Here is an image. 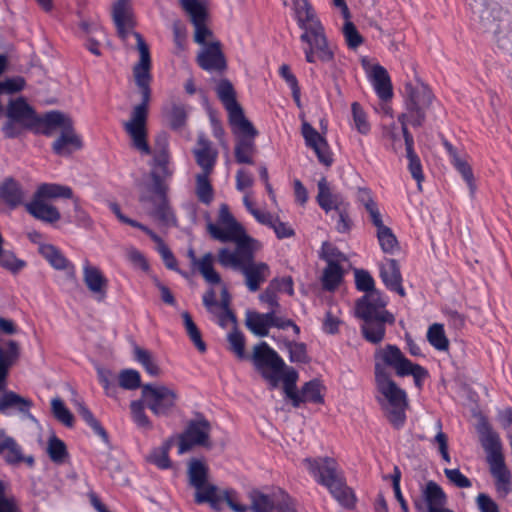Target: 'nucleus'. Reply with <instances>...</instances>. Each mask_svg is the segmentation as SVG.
I'll return each mask as SVG.
<instances>
[{"label": "nucleus", "mask_w": 512, "mask_h": 512, "mask_svg": "<svg viewBox=\"0 0 512 512\" xmlns=\"http://www.w3.org/2000/svg\"><path fill=\"white\" fill-rule=\"evenodd\" d=\"M376 236L384 253L393 254L398 249V240L392 229L388 226L377 230Z\"/></svg>", "instance_id": "obj_57"}, {"label": "nucleus", "mask_w": 512, "mask_h": 512, "mask_svg": "<svg viewBox=\"0 0 512 512\" xmlns=\"http://www.w3.org/2000/svg\"><path fill=\"white\" fill-rule=\"evenodd\" d=\"M141 395L146 407L156 417L171 416L179 399L176 390L162 384H143Z\"/></svg>", "instance_id": "obj_10"}, {"label": "nucleus", "mask_w": 512, "mask_h": 512, "mask_svg": "<svg viewBox=\"0 0 512 512\" xmlns=\"http://www.w3.org/2000/svg\"><path fill=\"white\" fill-rule=\"evenodd\" d=\"M156 196L149 198L141 197L140 201H149L152 204V209L149 215L157 221L161 226L177 227V217L169 203L167 192H154Z\"/></svg>", "instance_id": "obj_19"}, {"label": "nucleus", "mask_w": 512, "mask_h": 512, "mask_svg": "<svg viewBox=\"0 0 512 512\" xmlns=\"http://www.w3.org/2000/svg\"><path fill=\"white\" fill-rule=\"evenodd\" d=\"M475 429L478 433L480 444L487 453V457L502 452L500 436L493 430L487 417H481L478 419Z\"/></svg>", "instance_id": "obj_23"}, {"label": "nucleus", "mask_w": 512, "mask_h": 512, "mask_svg": "<svg viewBox=\"0 0 512 512\" xmlns=\"http://www.w3.org/2000/svg\"><path fill=\"white\" fill-rule=\"evenodd\" d=\"M119 386L126 390L142 389L140 373L134 369H124L119 373Z\"/></svg>", "instance_id": "obj_63"}, {"label": "nucleus", "mask_w": 512, "mask_h": 512, "mask_svg": "<svg viewBox=\"0 0 512 512\" xmlns=\"http://www.w3.org/2000/svg\"><path fill=\"white\" fill-rule=\"evenodd\" d=\"M351 111L356 130L362 135L369 134L371 125L368 122L367 114L363 107L358 102H353L351 104Z\"/></svg>", "instance_id": "obj_59"}, {"label": "nucleus", "mask_w": 512, "mask_h": 512, "mask_svg": "<svg viewBox=\"0 0 512 512\" xmlns=\"http://www.w3.org/2000/svg\"><path fill=\"white\" fill-rule=\"evenodd\" d=\"M51 409L54 417L66 427L74 425V416L71 411L65 406L60 398H54L51 401Z\"/></svg>", "instance_id": "obj_60"}, {"label": "nucleus", "mask_w": 512, "mask_h": 512, "mask_svg": "<svg viewBox=\"0 0 512 512\" xmlns=\"http://www.w3.org/2000/svg\"><path fill=\"white\" fill-rule=\"evenodd\" d=\"M494 36L497 47L512 57V29H504L498 25Z\"/></svg>", "instance_id": "obj_64"}, {"label": "nucleus", "mask_w": 512, "mask_h": 512, "mask_svg": "<svg viewBox=\"0 0 512 512\" xmlns=\"http://www.w3.org/2000/svg\"><path fill=\"white\" fill-rule=\"evenodd\" d=\"M192 270L198 271L210 285H218L222 281L220 274L214 269V255L211 252L205 253Z\"/></svg>", "instance_id": "obj_45"}, {"label": "nucleus", "mask_w": 512, "mask_h": 512, "mask_svg": "<svg viewBox=\"0 0 512 512\" xmlns=\"http://www.w3.org/2000/svg\"><path fill=\"white\" fill-rule=\"evenodd\" d=\"M20 356L19 344L8 340L0 344V391L5 389L9 368Z\"/></svg>", "instance_id": "obj_31"}, {"label": "nucleus", "mask_w": 512, "mask_h": 512, "mask_svg": "<svg viewBox=\"0 0 512 512\" xmlns=\"http://www.w3.org/2000/svg\"><path fill=\"white\" fill-rule=\"evenodd\" d=\"M232 132L237 137L234 148L235 160L238 164H254V156L256 154L255 138L258 131L252 124L251 130H245L240 125H230Z\"/></svg>", "instance_id": "obj_16"}, {"label": "nucleus", "mask_w": 512, "mask_h": 512, "mask_svg": "<svg viewBox=\"0 0 512 512\" xmlns=\"http://www.w3.org/2000/svg\"><path fill=\"white\" fill-rule=\"evenodd\" d=\"M369 77L377 96L382 101H387L392 98L393 88L391 79L383 66L380 64L373 65Z\"/></svg>", "instance_id": "obj_34"}, {"label": "nucleus", "mask_w": 512, "mask_h": 512, "mask_svg": "<svg viewBox=\"0 0 512 512\" xmlns=\"http://www.w3.org/2000/svg\"><path fill=\"white\" fill-rule=\"evenodd\" d=\"M386 367L393 368L399 377L412 376L418 388L422 387L423 381L428 377V371L407 359L396 345L387 344L375 353L376 386L390 406L386 415L388 421L395 429L400 430L406 423L407 394L391 379Z\"/></svg>", "instance_id": "obj_1"}, {"label": "nucleus", "mask_w": 512, "mask_h": 512, "mask_svg": "<svg viewBox=\"0 0 512 512\" xmlns=\"http://www.w3.org/2000/svg\"><path fill=\"white\" fill-rule=\"evenodd\" d=\"M39 253L54 269L65 271L67 278L76 283V267L59 248L52 244H43L39 247Z\"/></svg>", "instance_id": "obj_22"}, {"label": "nucleus", "mask_w": 512, "mask_h": 512, "mask_svg": "<svg viewBox=\"0 0 512 512\" xmlns=\"http://www.w3.org/2000/svg\"><path fill=\"white\" fill-rule=\"evenodd\" d=\"M175 440L176 437L174 435L168 437L159 447L151 451L147 460L161 470L171 468L172 462L169 457V451L173 447Z\"/></svg>", "instance_id": "obj_42"}, {"label": "nucleus", "mask_w": 512, "mask_h": 512, "mask_svg": "<svg viewBox=\"0 0 512 512\" xmlns=\"http://www.w3.org/2000/svg\"><path fill=\"white\" fill-rule=\"evenodd\" d=\"M24 205L26 211L37 220L53 224L61 219V214L57 207L48 204L44 200L33 197L30 202Z\"/></svg>", "instance_id": "obj_32"}, {"label": "nucleus", "mask_w": 512, "mask_h": 512, "mask_svg": "<svg viewBox=\"0 0 512 512\" xmlns=\"http://www.w3.org/2000/svg\"><path fill=\"white\" fill-rule=\"evenodd\" d=\"M47 453L50 459L56 464L64 463L68 457L66 444L55 435L48 440Z\"/></svg>", "instance_id": "obj_53"}, {"label": "nucleus", "mask_w": 512, "mask_h": 512, "mask_svg": "<svg viewBox=\"0 0 512 512\" xmlns=\"http://www.w3.org/2000/svg\"><path fill=\"white\" fill-rule=\"evenodd\" d=\"M450 164L465 182L469 195L474 198L477 191L476 178L467 154L458 153L457 149L450 144Z\"/></svg>", "instance_id": "obj_21"}, {"label": "nucleus", "mask_w": 512, "mask_h": 512, "mask_svg": "<svg viewBox=\"0 0 512 512\" xmlns=\"http://www.w3.org/2000/svg\"><path fill=\"white\" fill-rule=\"evenodd\" d=\"M279 75L284 79L291 89L292 97L295 104L301 107V89L296 76L292 73L291 68L287 64H282L279 68Z\"/></svg>", "instance_id": "obj_56"}, {"label": "nucleus", "mask_w": 512, "mask_h": 512, "mask_svg": "<svg viewBox=\"0 0 512 512\" xmlns=\"http://www.w3.org/2000/svg\"><path fill=\"white\" fill-rule=\"evenodd\" d=\"M78 413L93 432L108 444L109 435L101 423L95 418L91 410L85 404L80 403L78 404Z\"/></svg>", "instance_id": "obj_51"}, {"label": "nucleus", "mask_w": 512, "mask_h": 512, "mask_svg": "<svg viewBox=\"0 0 512 512\" xmlns=\"http://www.w3.org/2000/svg\"><path fill=\"white\" fill-rule=\"evenodd\" d=\"M301 133L305 145L315 152L318 161L324 166L330 167L334 160L326 138L308 122L302 123Z\"/></svg>", "instance_id": "obj_18"}, {"label": "nucleus", "mask_w": 512, "mask_h": 512, "mask_svg": "<svg viewBox=\"0 0 512 512\" xmlns=\"http://www.w3.org/2000/svg\"><path fill=\"white\" fill-rule=\"evenodd\" d=\"M83 146L80 136L72 127V121H68L62 128L61 135L53 142L52 151L58 156H70L74 151Z\"/></svg>", "instance_id": "obj_25"}, {"label": "nucleus", "mask_w": 512, "mask_h": 512, "mask_svg": "<svg viewBox=\"0 0 512 512\" xmlns=\"http://www.w3.org/2000/svg\"><path fill=\"white\" fill-rule=\"evenodd\" d=\"M318 194L316 202L325 213L342 209L343 206H348V202L340 193H335L330 188V185L325 177H322L317 184Z\"/></svg>", "instance_id": "obj_28"}, {"label": "nucleus", "mask_w": 512, "mask_h": 512, "mask_svg": "<svg viewBox=\"0 0 512 512\" xmlns=\"http://www.w3.org/2000/svg\"><path fill=\"white\" fill-rule=\"evenodd\" d=\"M307 470L315 481L328 488L344 477L337 461L331 457L305 458L303 460Z\"/></svg>", "instance_id": "obj_15"}, {"label": "nucleus", "mask_w": 512, "mask_h": 512, "mask_svg": "<svg viewBox=\"0 0 512 512\" xmlns=\"http://www.w3.org/2000/svg\"><path fill=\"white\" fill-rule=\"evenodd\" d=\"M0 195L4 202L11 208L24 204L25 192L13 178H7L0 187Z\"/></svg>", "instance_id": "obj_39"}, {"label": "nucleus", "mask_w": 512, "mask_h": 512, "mask_svg": "<svg viewBox=\"0 0 512 512\" xmlns=\"http://www.w3.org/2000/svg\"><path fill=\"white\" fill-rule=\"evenodd\" d=\"M83 280L89 291L96 296L97 301H103L107 296L108 279L101 270L86 261L83 267Z\"/></svg>", "instance_id": "obj_26"}, {"label": "nucleus", "mask_w": 512, "mask_h": 512, "mask_svg": "<svg viewBox=\"0 0 512 512\" xmlns=\"http://www.w3.org/2000/svg\"><path fill=\"white\" fill-rule=\"evenodd\" d=\"M406 111L398 116L402 131L408 128L421 126L425 121V111L433 100L431 89L422 82L408 83L404 87Z\"/></svg>", "instance_id": "obj_7"}, {"label": "nucleus", "mask_w": 512, "mask_h": 512, "mask_svg": "<svg viewBox=\"0 0 512 512\" xmlns=\"http://www.w3.org/2000/svg\"><path fill=\"white\" fill-rule=\"evenodd\" d=\"M113 21L120 38L126 39L135 25L130 0H117L112 10Z\"/></svg>", "instance_id": "obj_29"}, {"label": "nucleus", "mask_w": 512, "mask_h": 512, "mask_svg": "<svg viewBox=\"0 0 512 512\" xmlns=\"http://www.w3.org/2000/svg\"><path fill=\"white\" fill-rule=\"evenodd\" d=\"M216 93L228 113L229 124L240 125L245 130H251L252 123L245 117L231 81L226 78L220 79L216 85Z\"/></svg>", "instance_id": "obj_14"}, {"label": "nucleus", "mask_w": 512, "mask_h": 512, "mask_svg": "<svg viewBox=\"0 0 512 512\" xmlns=\"http://www.w3.org/2000/svg\"><path fill=\"white\" fill-rule=\"evenodd\" d=\"M327 490L341 507L347 510H353L356 507V494L354 490L347 485L345 476L338 482L329 485Z\"/></svg>", "instance_id": "obj_35"}, {"label": "nucleus", "mask_w": 512, "mask_h": 512, "mask_svg": "<svg viewBox=\"0 0 512 512\" xmlns=\"http://www.w3.org/2000/svg\"><path fill=\"white\" fill-rule=\"evenodd\" d=\"M146 234L155 242L157 243V251L161 255V258L165 264V266L172 271H175L179 273L184 278H189V273L186 271H183L179 269L177 259L175 258L174 254L170 250V248L164 243L162 238L157 235L154 231L149 229Z\"/></svg>", "instance_id": "obj_43"}, {"label": "nucleus", "mask_w": 512, "mask_h": 512, "mask_svg": "<svg viewBox=\"0 0 512 512\" xmlns=\"http://www.w3.org/2000/svg\"><path fill=\"white\" fill-rule=\"evenodd\" d=\"M182 318L190 340L194 343L200 352L206 351V344L202 340L201 332L197 325L194 323L191 315L188 312H183Z\"/></svg>", "instance_id": "obj_58"}, {"label": "nucleus", "mask_w": 512, "mask_h": 512, "mask_svg": "<svg viewBox=\"0 0 512 512\" xmlns=\"http://www.w3.org/2000/svg\"><path fill=\"white\" fill-rule=\"evenodd\" d=\"M490 466V472L496 479L497 492L506 496L510 491L511 472L505 464L503 453L490 455L487 457Z\"/></svg>", "instance_id": "obj_27"}, {"label": "nucleus", "mask_w": 512, "mask_h": 512, "mask_svg": "<svg viewBox=\"0 0 512 512\" xmlns=\"http://www.w3.org/2000/svg\"><path fill=\"white\" fill-rule=\"evenodd\" d=\"M251 360L255 369L269 383L270 388H277L281 374L286 368L282 357L263 341L254 346Z\"/></svg>", "instance_id": "obj_9"}, {"label": "nucleus", "mask_w": 512, "mask_h": 512, "mask_svg": "<svg viewBox=\"0 0 512 512\" xmlns=\"http://www.w3.org/2000/svg\"><path fill=\"white\" fill-rule=\"evenodd\" d=\"M133 35L137 40V48L140 53L139 62L133 68V75L141 95V102L133 107L131 118L124 124V129L130 135L133 147L141 153L149 155L151 148L147 142L146 124L152 94L151 57L149 47L142 35L138 32H134Z\"/></svg>", "instance_id": "obj_3"}, {"label": "nucleus", "mask_w": 512, "mask_h": 512, "mask_svg": "<svg viewBox=\"0 0 512 512\" xmlns=\"http://www.w3.org/2000/svg\"><path fill=\"white\" fill-rule=\"evenodd\" d=\"M343 280L340 263H329L323 271L322 286L326 291H334Z\"/></svg>", "instance_id": "obj_49"}, {"label": "nucleus", "mask_w": 512, "mask_h": 512, "mask_svg": "<svg viewBox=\"0 0 512 512\" xmlns=\"http://www.w3.org/2000/svg\"><path fill=\"white\" fill-rule=\"evenodd\" d=\"M0 266L12 273H18L26 266V262L18 259L10 250L0 248Z\"/></svg>", "instance_id": "obj_62"}, {"label": "nucleus", "mask_w": 512, "mask_h": 512, "mask_svg": "<svg viewBox=\"0 0 512 512\" xmlns=\"http://www.w3.org/2000/svg\"><path fill=\"white\" fill-rule=\"evenodd\" d=\"M259 248L252 246L237 256L230 254L229 248H221L217 254L218 263L224 268H233L240 271L245 277V284L249 291L256 292L270 275V268L264 262H255V252Z\"/></svg>", "instance_id": "obj_5"}, {"label": "nucleus", "mask_w": 512, "mask_h": 512, "mask_svg": "<svg viewBox=\"0 0 512 512\" xmlns=\"http://www.w3.org/2000/svg\"><path fill=\"white\" fill-rule=\"evenodd\" d=\"M33 402L20 396L14 391H5L0 397V412L6 414L9 409H15L20 413H29Z\"/></svg>", "instance_id": "obj_41"}, {"label": "nucleus", "mask_w": 512, "mask_h": 512, "mask_svg": "<svg viewBox=\"0 0 512 512\" xmlns=\"http://www.w3.org/2000/svg\"><path fill=\"white\" fill-rule=\"evenodd\" d=\"M459 395L463 400V404L470 410L471 416L477 420L486 417L481 411L479 405V395L469 385L463 384L460 387Z\"/></svg>", "instance_id": "obj_50"}, {"label": "nucleus", "mask_w": 512, "mask_h": 512, "mask_svg": "<svg viewBox=\"0 0 512 512\" xmlns=\"http://www.w3.org/2000/svg\"><path fill=\"white\" fill-rule=\"evenodd\" d=\"M322 384L318 379H312L303 384L300 390H297L299 402L295 404L294 400H290L294 408H299L304 403L323 404L324 397L322 395Z\"/></svg>", "instance_id": "obj_36"}, {"label": "nucleus", "mask_w": 512, "mask_h": 512, "mask_svg": "<svg viewBox=\"0 0 512 512\" xmlns=\"http://www.w3.org/2000/svg\"><path fill=\"white\" fill-rule=\"evenodd\" d=\"M211 423L202 414L197 413L194 419L188 421L182 433L174 435L178 440V454H184L196 446L210 448Z\"/></svg>", "instance_id": "obj_12"}, {"label": "nucleus", "mask_w": 512, "mask_h": 512, "mask_svg": "<svg viewBox=\"0 0 512 512\" xmlns=\"http://www.w3.org/2000/svg\"><path fill=\"white\" fill-rule=\"evenodd\" d=\"M146 403L143 401L141 397L138 400H133L130 403V412L132 421L136 424V426L140 429L144 430H152L153 423L147 416L145 412Z\"/></svg>", "instance_id": "obj_48"}, {"label": "nucleus", "mask_w": 512, "mask_h": 512, "mask_svg": "<svg viewBox=\"0 0 512 512\" xmlns=\"http://www.w3.org/2000/svg\"><path fill=\"white\" fill-rule=\"evenodd\" d=\"M199 67L210 73L222 74L227 69V61L219 41L207 44L197 55Z\"/></svg>", "instance_id": "obj_20"}, {"label": "nucleus", "mask_w": 512, "mask_h": 512, "mask_svg": "<svg viewBox=\"0 0 512 512\" xmlns=\"http://www.w3.org/2000/svg\"><path fill=\"white\" fill-rule=\"evenodd\" d=\"M33 197L44 201L56 198L71 199L73 191L69 186L57 183H42L37 187Z\"/></svg>", "instance_id": "obj_44"}, {"label": "nucleus", "mask_w": 512, "mask_h": 512, "mask_svg": "<svg viewBox=\"0 0 512 512\" xmlns=\"http://www.w3.org/2000/svg\"><path fill=\"white\" fill-rule=\"evenodd\" d=\"M134 355L135 360L142 365L149 375L156 377L160 374V368L155 362L150 351L136 346L134 349Z\"/></svg>", "instance_id": "obj_55"}, {"label": "nucleus", "mask_w": 512, "mask_h": 512, "mask_svg": "<svg viewBox=\"0 0 512 512\" xmlns=\"http://www.w3.org/2000/svg\"><path fill=\"white\" fill-rule=\"evenodd\" d=\"M380 278L387 289L398 293L400 296L405 295L400 267L396 259H387L386 263L380 267Z\"/></svg>", "instance_id": "obj_33"}, {"label": "nucleus", "mask_w": 512, "mask_h": 512, "mask_svg": "<svg viewBox=\"0 0 512 512\" xmlns=\"http://www.w3.org/2000/svg\"><path fill=\"white\" fill-rule=\"evenodd\" d=\"M427 340L431 346L437 350L448 349V339L445 335L444 325L440 323H434L429 326L427 331Z\"/></svg>", "instance_id": "obj_54"}, {"label": "nucleus", "mask_w": 512, "mask_h": 512, "mask_svg": "<svg viewBox=\"0 0 512 512\" xmlns=\"http://www.w3.org/2000/svg\"><path fill=\"white\" fill-rule=\"evenodd\" d=\"M173 174L174 168L171 166L168 136L166 133H162L155 140V152L150 174L153 182V192H167L168 185L166 181L170 180Z\"/></svg>", "instance_id": "obj_11"}, {"label": "nucleus", "mask_w": 512, "mask_h": 512, "mask_svg": "<svg viewBox=\"0 0 512 512\" xmlns=\"http://www.w3.org/2000/svg\"><path fill=\"white\" fill-rule=\"evenodd\" d=\"M405 146H406V156L408 159V170L411 173V176L417 181L419 188L421 187L420 183L424 179L422 164L420 158L415 153L414 150V139L412 134L408 131V128H404L402 131Z\"/></svg>", "instance_id": "obj_37"}, {"label": "nucleus", "mask_w": 512, "mask_h": 512, "mask_svg": "<svg viewBox=\"0 0 512 512\" xmlns=\"http://www.w3.org/2000/svg\"><path fill=\"white\" fill-rule=\"evenodd\" d=\"M219 494L234 512H247L248 509L253 512H297L294 500L287 494L278 497L253 490L249 495L250 507L239 503L237 492L233 489L219 491Z\"/></svg>", "instance_id": "obj_6"}, {"label": "nucleus", "mask_w": 512, "mask_h": 512, "mask_svg": "<svg viewBox=\"0 0 512 512\" xmlns=\"http://www.w3.org/2000/svg\"><path fill=\"white\" fill-rule=\"evenodd\" d=\"M6 114L10 120L17 121L25 129H30V125L37 115L23 97L10 101Z\"/></svg>", "instance_id": "obj_30"}, {"label": "nucleus", "mask_w": 512, "mask_h": 512, "mask_svg": "<svg viewBox=\"0 0 512 512\" xmlns=\"http://www.w3.org/2000/svg\"><path fill=\"white\" fill-rule=\"evenodd\" d=\"M4 455V460L7 464L16 466L22 463L23 460V451L22 447L17 443V441L12 437L10 441L4 443L2 446Z\"/></svg>", "instance_id": "obj_61"}, {"label": "nucleus", "mask_w": 512, "mask_h": 512, "mask_svg": "<svg viewBox=\"0 0 512 512\" xmlns=\"http://www.w3.org/2000/svg\"><path fill=\"white\" fill-rule=\"evenodd\" d=\"M70 118L66 117L60 111L47 112L43 117L36 115L33 123L30 125L31 131L35 134H42L50 137L54 134L57 128H63Z\"/></svg>", "instance_id": "obj_24"}, {"label": "nucleus", "mask_w": 512, "mask_h": 512, "mask_svg": "<svg viewBox=\"0 0 512 512\" xmlns=\"http://www.w3.org/2000/svg\"><path fill=\"white\" fill-rule=\"evenodd\" d=\"M355 285L357 290L365 292L355 303V314L363 321L362 336L369 343L379 344L385 338L386 325H393L395 317L385 308L387 301L375 289L374 279L367 270H355Z\"/></svg>", "instance_id": "obj_2"}, {"label": "nucleus", "mask_w": 512, "mask_h": 512, "mask_svg": "<svg viewBox=\"0 0 512 512\" xmlns=\"http://www.w3.org/2000/svg\"><path fill=\"white\" fill-rule=\"evenodd\" d=\"M189 484L195 488L194 500L197 504H209L214 510H221L223 499L216 485L208 483L209 468L203 460L193 458L188 466Z\"/></svg>", "instance_id": "obj_8"}, {"label": "nucleus", "mask_w": 512, "mask_h": 512, "mask_svg": "<svg viewBox=\"0 0 512 512\" xmlns=\"http://www.w3.org/2000/svg\"><path fill=\"white\" fill-rule=\"evenodd\" d=\"M184 11L189 15L193 25L207 22L208 11L200 0H179Z\"/></svg>", "instance_id": "obj_47"}, {"label": "nucleus", "mask_w": 512, "mask_h": 512, "mask_svg": "<svg viewBox=\"0 0 512 512\" xmlns=\"http://www.w3.org/2000/svg\"><path fill=\"white\" fill-rule=\"evenodd\" d=\"M446 494L435 481H428L421 490V495L414 499L417 512H448L445 508Z\"/></svg>", "instance_id": "obj_17"}, {"label": "nucleus", "mask_w": 512, "mask_h": 512, "mask_svg": "<svg viewBox=\"0 0 512 512\" xmlns=\"http://www.w3.org/2000/svg\"><path fill=\"white\" fill-rule=\"evenodd\" d=\"M295 20L302 33L301 49L305 61L314 64L317 61L328 63L334 60V51L330 45L326 30L309 0H293Z\"/></svg>", "instance_id": "obj_4"}, {"label": "nucleus", "mask_w": 512, "mask_h": 512, "mask_svg": "<svg viewBox=\"0 0 512 512\" xmlns=\"http://www.w3.org/2000/svg\"><path fill=\"white\" fill-rule=\"evenodd\" d=\"M207 173H199L196 175V195L198 200L206 205H209L214 197L213 187L209 180Z\"/></svg>", "instance_id": "obj_52"}, {"label": "nucleus", "mask_w": 512, "mask_h": 512, "mask_svg": "<svg viewBox=\"0 0 512 512\" xmlns=\"http://www.w3.org/2000/svg\"><path fill=\"white\" fill-rule=\"evenodd\" d=\"M299 378L298 372L293 367H287L281 374V379L283 382V393L286 399L294 400L295 404L299 402V398L297 395V381Z\"/></svg>", "instance_id": "obj_46"}, {"label": "nucleus", "mask_w": 512, "mask_h": 512, "mask_svg": "<svg viewBox=\"0 0 512 512\" xmlns=\"http://www.w3.org/2000/svg\"><path fill=\"white\" fill-rule=\"evenodd\" d=\"M207 229L212 238L222 243H235V250H230V254L235 256L243 252L245 253L250 247L257 246L259 244L256 239L246 233L241 224L215 225L213 223H209Z\"/></svg>", "instance_id": "obj_13"}, {"label": "nucleus", "mask_w": 512, "mask_h": 512, "mask_svg": "<svg viewBox=\"0 0 512 512\" xmlns=\"http://www.w3.org/2000/svg\"><path fill=\"white\" fill-rule=\"evenodd\" d=\"M198 144L201 147L194 150L196 162L202 168V173L210 174L216 164L218 153L211 148L210 141L206 139L200 138Z\"/></svg>", "instance_id": "obj_40"}, {"label": "nucleus", "mask_w": 512, "mask_h": 512, "mask_svg": "<svg viewBox=\"0 0 512 512\" xmlns=\"http://www.w3.org/2000/svg\"><path fill=\"white\" fill-rule=\"evenodd\" d=\"M272 313H259L256 311H247L245 325L256 336L266 337L271 328Z\"/></svg>", "instance_id": "obj_38"}]
</instances>
